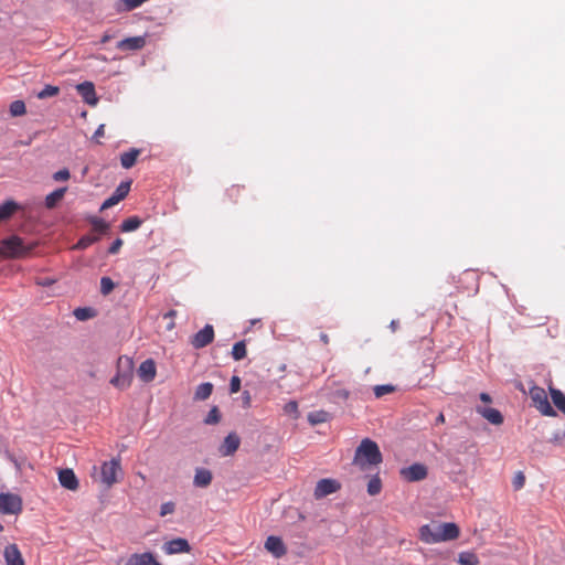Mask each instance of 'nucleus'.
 Listing matches in <instances>:
<instances>
[{
    "mask_svg": "<svg viewBox=\"0 0 565 565\" xmlns=\"http://www.w3.org/2000/svg\"><path fill=\"white\" fill-rule=\"evenodd\" d=\"M459 534V527L451 522L426 524L419 529V537L427 544L456 540Z\"/></svg>",
    "mask_w": 565,
    "mask_h": 565,
    "instance_id": "f257e3e1",
    "label": "nucleus"
},
{
    "mask_svg": "<svg viewBox=\"0 0 565 565\" xmlns=\"http://www.w3.org/2000/svg\"><path fill=\"white\" fill-rule=\"evenodd\" d=\"M382 461V454L375 441L364 438L356 448L353 458V465L361 470H366L372 466H376Z\"/></svg>",
    "mask_w": 565,
    "mask_h": 565,
    "instance_id": "f03ea898",
    "label": "nucleus"
},
{
    "mask_svg": "<svg viewBox=\"0 0 565 565\" xmlns=\"http://www.w3.org/2000/svg\"><path fill=\"white\" fill-rule=\"evenodd\" d=\"M134 379V361L128 356H120L117 362V373L110 383L119 388L126 390L131 385Z\"/></svg>",
    "mask_w": 565,
    "mask_h": 565,
    "instance_id": "7ed1b4c3",
    "label": "nucleus"
},
{
    "mask_svg": "<svg viewBox=\"0 0 565 565\" xmlns=\"http://www.w3.org/2000/svg\"><path fill=\"white\" fill-rule=\"evenodd\" d=\"M28 253L23 241L17 235H12L1 241L0 256L15 258Z\"/></svg>",
    "mask_w": 565,
    "mask_h": 565,
    "instance_id": "20e7f679",
    "label": "nucleus"
},
{
    "mask_svg": "<svg viewBox=\"0 0 565 565\" xmlns=\"http://www.w3.org/2000/svg\"><path fill=\"white\" fill-rule=\"evenodd\" d=\"M530 397L535 408L544 416H556L555 409L548 402L547 394L544 388L533 386L530 390Z\"/></svg>",
    "mask_w": 565,
    "mask_h": 565,
    "instance_id": "39448f33",
    "label": "nucleus"
},
{
    "mask_svg": "<svg viewBox=\"0 0 565 565\" xmlns=\"http://www.w3.org/2000/svg\"><path fill=\"white\" fill-rule=\"evenodd\" d=\"M121 473L120 459L113 458L109 461H105L100 467V480L107 487L110 488L118 481V476Z\"/></svg>",
    "mask_w": 565,
    "mask_h": 565,
    "instance_id": "423d86ee",
    "label": "nucleus"
},
{
    "mask_svg": "<svg viewBox=\"0 0 565 565\" xmlns=\"http://www.w3.org/2000/svg\"><path fill=\"white\" fill-rule=\"evenodd\" d=\"M23 509V501L19 494L11 492L0 493V513L19 514Z\"/></svg>",
    "mask_w": 565,
    "mask_h": 565,
    "instance_id": "0eeeda50",
    "label": "nucleus"
},
{
    "mask_svg": "<svg viewBox=\"0 0 565 565\" xmlns=\"http://www.w3.org/2000/svg\"><path fill=\"white\" fill-rule=\"evenodd\" d=\"M399 475L402 479L407 482H417L426 479L428 476V469L424 463L416 462L402 468L399 470Z\"/></svg>",
    "mask_w": 565,
    "mask_h": 565,
    "instance_id": "6e6552de",
    "label": "nucleus"
},
{
    "mask_svg": "<svg viewBox=\"0 0 565 565\" xmlns=\"http://www.w3.org/2000/svg\"><path fill=\"white\" fill-rule=\"evenodd\" d=\"M130 181L120 182L113 194L103 202L100 211L107 210L124 200L130 191Z\"/></svg>",
    "mask_w": 565,
    "mask_h": 565,
    "instance_id": "1a4fd4ad",
    "label": "nucleus"
},
{
    "mask_svg": "<svg viewBox=\"0 0 565 565\" xmlns=\"http://www.w3.org/2000/svg\"><path fill=\"white\" fill-rule=\"evenodd\" d=\"M340 488L341 484L335 479L324 478L317 482L313 494L316 499H322L337 492Z\"/></svg>",
    "mask_w": 565,
    "mask_h": 565,
    "instance_id": "9d476101",
    "label": "nucleus"
},
{
    "mask_svg": "<svg viewBox=\"0 0 565 565\" xmlns=\"http://www.w3.org/2000/svg\"><path fill=\"white\" fill-rule=\"evenodd\" d=\"M214 339V329L211 324H205L203 329L198 331L191 338V345L194 349H203L209 345Z\"/></svg>",
    "mask_w": 565,
    "mask_h": 565,
    "instance_id": "9b49d317",
    "label": "nucleus"
},
{
    "mask_svg": "<svg viewBox=\"0 0 565 565\" xmlns=\"http://www.w3.org/2000/svg\"><path fill=\"white\" fill-rule=\"evenodd\" d=\"M239 445V436L235 431H232L224 438L223 443L218 447V452L223 457L232 456L237 451Z\"/></svg>",
    "mask_w": 565,
    "mask_h": 565,
    "instance_id": "f8f14e48",
    "label": "nucleus"
},
{
    "mask_svg": "<svg viewBox=\"0 0 565 565\" xmlns=\"http://www.w3.org/2000/svg\"><path fill=\"white\" fill-rule=\"evenodd\" d=\"M76 89L86 104L95 106L98 103L95 86L92 82H83L76 86Z\"/></svg>",
    "mask_w": 565,
    "mask_h": 565,
    "instance_id": "ddd939ff",
    "label": "nucleus"
},
{
    "mask_svg": "<svg viewBox=\"0 0 565 565\" xmlns=\"http://www.w3.org/2000/svg\"><path fill=\"white\" fill-rule=\"evenodd\" d=\"M125 565H161L153 553L143 552V553H134L131 554Z\"/></svg>",
    "mask_w": 565,
    "mask_h": 565,
    "instance_id": "4468645a",
    "label": "nucleus"
},
{
    "mask_svg": "<svg viewBox=\"0 0 565 565\" xmlns=\"http://www.w3.org/2000/svg\"><path fill=\"white\" fill-rule=\"evenodd\" d=\"M476 412L494 426H500L503 424V415L497 408L488 406H477Z\"/></svg>",
    "mask_w": 565,
    "mask_h": 565,
    "instance_id": "2eb2a0df",
    "label": "nucleus"
},
{
    "mask_svg": "<svg viewBox=\"0 0 565 565\" xmlns=\"http://www.w3.org/2000/svg\"><path fill=\"white\" fill-rule=\"evenodd\" d=\"M163 551L167 554L189 553L191 551V546L188 540L178 537L166 542Z\"/></svg>",
    "mask_w": 565,
    "mask_h": 565,
    "instance_id": "dca6fc26",
    "label": "nucleus"
},
{
    "mask_svg": "<svg viewBox=\"0 0 565 565\" xmlns=\"http://www.w3.org/2000/svg\"><path fill=\"white\" fill-rule=\"evenodd\" d=\"M146 45V36H131L126 38L117 43V49L120 51H138Z\"/></svg>",
    "mask_w": 565,
    "mask_h": 565,
    "instance_id": "f3484780",
    "label": "nucleus"
},
{
    "mask_svg": "<svg viewBox=\"0 0 565 565\" xmlns=\"http://www.w3.org/2000/svg\"><path fill=\"white\" fill-rule=\"evenodd\" d=\"M3 557L7 565H25L17 544L7 545L3 551Z\"/></svg>",
    "mask_w": 565,
    "mask_h": 565,
    "instance_id": "a211bd4d",
    "label": "nucleus"
},
{
    "mask_svg": "<svg viewBox=\"0 0 565 565\" xmlns=\"http://www.w3.org/2000/svg\"><path fill=\"white\" fill-rule=\"evenodd\" d=\"M157 369L152 359L145 360L138 369V376L141 381L148 383L156 377Z\"/></svg>",
    "mask_w": 565,
    "mask_h": 565,
    "instance_id": "6ab92c4d",
    "label": "nucleus"
},
{
    "mask_svg": "<svg viewBox=\"0 0 565 565\" xmlns=\"http://www.w3.org/2000/svg\"><path fill=\"white\" fill-rule=\"evenodd\" d=\"M58 481L61 486L67 490H76L78 488V480L72 469H62L58 472Z\"/></svg>",
    "mask_w": 565,
    "mask_h": 565,
    "instance_id": "aec40b11",
    "label": "nucleus"
},
{
    "mask_svg": "<svg viewBox=\"0 0 565 565\" xmlns=\"http://www.w3.org/2000/svg\"><path fill=\"white\" fill-rule=\"evenodd\" d=\"M265 547L275 557H281L287 552L282 540L280 537L274 536V535L267 537V540L265 542Z\"/></svg>",
    "mask_w": 565,
    "mask_h": 565,
    "instance_id": "412c9836",
    "label": "nucleus"
},
{
    "mask_svg": "<svg viewBox=\"0 0 565 565\" xmlns=\"http://www.w3.org/2000/svg\"><path fill=\"white\" fill-rule=\"evenodd\" d=\"M213 479L212 472L206 468H196L193 478V484L196 488H206L211 484Z\"/></svg>",
    "mask_w": 565,
    "mask_h": 565,
    "instance_id": "4be33fe9",
    "label": "nucleus"
},
{
    "mask_svg": "<svg viewBox=\"0 0 565 565\" xmlns=\"http://www.w3.org/2000/svg\"><path fill=\"white\" fill-rule=\"evenodd\" d=\"M66 191H67V186H63V188H58V189L54 190L53 192L49 193L44 200L45 207L49 210L56 207L58 202L64 198Z\"/></svg>",
    "mask_w": 565,
    "mask_h": 565,
    "instance_id": "5701e85b",
    "label": "nucleus"
},
{
    "mask_svg": "<svg viewBox=\"0 0 565 565\" xmlns=\"http://www.w3.org/2000/svg\"><path fill=\"white\" fill-rule=\"evenodd\" d=\"M140 154V150L137 148H131L128 151L120 154V164L125 169H130L135 166L138 156Z\"/></svg>",
    "mask_w": 565,
    "mask_h": 565,
    "instance_id": "b1692460",
    "label": "nucleus"
},
{
    "mask_svg": "<svg viewBox=\"0 0 565 565\" xmlns=\"http://www.w3.org/2000/svg\"><path fill=\"white\" fill-rule=\"evenodd\" d=\"M308 422L310 425L315 426V425H318V424H322V423H327L329 422L332 416L330 413L323 411V409H320V411H313V412H310L308 414Z\"/></svg>",
    "mask_w": 565,
    "mask_h": 565,
    "instance_id": "393cba45",
    "label": "nucleus"
},
{
    "mask_svg": "<svg viewBox=\"0 0 565 565\" xmlns=\"http://www.w3.org/2000/svg\"><path fill=\"white\" fill-rule=\"evenodd\" d=\"M142 224V220L138 216H130L124 220L120 224V231L124 233L134 232Z\"/></svg>",
    "mask_w": 565,
    "mask_h": 565,
    "instance_id": "a878e982",
    "label": "nucleus"
},
{
    "mask_svg": "<svg viewBox=\"0 0 565 565\" xmlns=\"http://www.w3.org/2000/svg\"><path fill=\"white\" fill-rule=\"evenodd\" d=\"M88 222L93 226V230L102 235L106 234L110 228L109 223L102 217L90 216Z\"/></svg>",
    "mask_w": 565,
    "mask_h": 565,
    "instance_id": "bb28decb",
    "label": "nucleus"
},
{
    "mask_svg": "<svg viewBox=\"0 0 565 565\" xmlns=\"http://www.w3.org/2000/svg\"><path fill=\"white\" fill-rule=\"evenodd\" d=\"M550 394L555 407L565 415V395L554 387H550Z\"/></svg>",
    "mask_w": 565,
    "mask_h": 565,
    "instance_id": "cd10ccee",
    "label": "nucleus"
},
{
    "mask_svg": "<svg viewBox=\"0 0 565 565\" xmlns=\"http://www.w3.org/2000/svg\"><path fill=\"white\" fill-rule=\"evenodd\" d=\"M213 392V384L210 382L201 383L194 393V398L198 401H204L211 396Z\"/></svg>",
    "mask_w": 565,
    "mask_h": 565,
    "instance_id": "c85d7f7f",
    "label": "nucleus"
},
{
    "mask_svg": "<svg viewBox=\"0 0 565 565\" xmlns=\"http://www.w3.org/2000/svg\"><path fill=\"white\" fill-rule=\"evenodd\" d=\"M18 209V204L14 201H6L0 205V222L9 218L14 211Z\"/></svg>",
    "mask_w": 565,
    "mask_h": 565,
    "instance_id": "c756f323",
    "label": "nucleus"
},
{
    "mask_svg": "<svg viewBox=\"0 0 565 565\" xmlns=\"http://www.w3.org/2000/svg\"><path fill=\"white\" fill-rule=\"evenodd\" d=\"M458 563L460 565H478L479 557L473 552H461L458 555Z\"/></svg>",
    "mask_w": 565,
    "mask_h": 565,
    "instance_id": "7c9ffc66",
    "label": "nucleus"
},
{
    "mask_svg": "<svg viewBox=\"0 0 565 565\" xmlns=\"http://www.w3.org/2000/svg\"><path fill=\"white\" fill-rule=\"evenodd\" d=\"M98 241H99V236L84 235L73 246V249H79V250L86 249L87 247H89L90 245H93L94 243H96Z\"/></svg>",
    "mask_w": 565,
    "mask_h": 565,
    "instance_id": "2f4dec72",
    "label": "nucleus"
},
{
    "mask_svg": "<svg viewBox=\"0 0 565 565\" xmlns=\"http://www.w3.org/2000/svg\"><path fill=\"white\" fill-rule=\"evenodd\" d=\"M74 316L79 321H85L95 316V311L90 307H78L74 310Z\"/></svg>",
    "mask_w": 565,
    "mask_h": 565,
    "instance_id": "473e14b6",
    "label": "nucleus"
},
{
    "mask_svg": "<svg viewBox=\"0 0 565 565\" xmlns=\"http://www.w3.org/2000/svg\"><path fill=\"white\" fill-rule=\"evenodd\" d=\"M246 344L245 341H238L233 345L232 356L235 361H241L246 356Z\"/></svg>",
    "mask_w": 565,
    "mask_h": 565,
    "instance_id": "72a5a7b5",
    "label": "nucleus"
},
{
    "mask_svg": "<svg viewBox=\"0 0 565 565\" xmlns=\"http://www.w3.org/2000/svg\"><path fill=\"white\" fill-rule=\"evenodd\" d=\"M60 93V88L53 85H45L42 90L38 93V97L40 99H45L49 97L56 96Z\"/></svg>",
    "mask_w": 565,
    "mask_h": 565,
    "instance_id": "f704fd0d",
    "label": "nucleus"
},
{
    "mask_svg": "<svg viewBox=\"0 0 565 565\" xmlns=\"http://www.w3.org/2000/svg\"><path fill=\"white\" fill-rule=\"evenodd\" d=\"M382 488V482L377 476L370 479L367 483V493L370 495L379 494Z\"/></svg>",
    "mask_w": 565,
    "mask_h": 565,
    "instance_id": "c9c22d12",
    "label": "nucleus"
},
{
    "mask_svg": "<svg viewBox=\"0 0 565 565\" xmlns=\"http://www.w3.org/2000/svg\"><path fill=\"white\" fill-rule=\"evenodd\" d=\"M115 288V282L111 278L105 276L100 278V294L104 296L109 295Z\"/></svg>",
    "mask_w": 565,
    "mask_h": 565,
    "instance_id": "e433bc0d",
    "label": "nucleus"
},
{
    "mask_svg": "<svg viewBox=\"0 0 565 565\" xmlns=\"http://www.w3.org/2000/svg\"><path fill=\"white\" fill-rule=\"evenodd\" d=\"M221 419V413L216 406H213L204 418V424L214 425Z\"/></svg>",
    "mask_w": 565,
    "mask_h": 565,
    "instance_id": "4c0bfd02",
    "label": "nucleus"
},
{
    "mask_svg": "<svg viewBox=\"0 0 565 565\" xmlns=\"http://www.w3.org/2000/svg\"><path fill=\"white\" fill-rule=\"evenodd\" d=\"M25 104L22 100H14L10 105V113L12 116H22L25 114Z\"/></svg>",
    "mask_w": 565,
    "mask_h": 565,
    "instance_id": "58836bf2",
    "label": "nucleus"
},
{
    "mask_svg": "<svg viewBox=\"0 0 565 565\" xmlns=\"http://www.w3.org/2000/svg\"><path fill=\"white\" fill-rule=\"evenodd\" d=\"M524 484H525L524 473L522 471L516 472L512 480V486H513L514 490L522 489L524 487Z\"/></svg>",
    "mask_w": 565,
    "mask_h": 565,
    "instance_id": "ea45409f",
    "label": "nucleus"
},
{
    "mask_svg": "<svg viewBox=\"0 0 565 565\" xmlns=\"http://www.w3.org/2000/svg\"><path fill=\"white\" fill-rule=\"evenodd\" d=\"M71 177L70 170L64 168L53 173L52 178L56 182L66 181Z\"/></svg>",
    "mask_w": 565,
    "mask_h": 565,
    "instance_id": "a19ab883",
    "label": "nucleus"
},
{
    "mask_svg": "<svg viewBox=\"0 0 565 565\" xmlns=\"http://www.w3.org/2000/svg\"><path fill=\"white\" fill-rule=\"evenodd\" d=\"M174 510H175V504L172 501L164 502L160 507V515L166 516L168 514L173 513Z\"/></svg>",
    "mask_w": 565,
    "mask_h": 565,
    "instance_id": "79ce46f5",
    "label": "nucleus"
},
{
    "mask_svg": "<svg viewBox=\"0 0 565 565\" xmlns=\"http://www.w3.org/2000/svg\"><path fill=\"white\" fill-rule=\"evenodd\" d=\"M122 244H124L122 239H121L120 237H117V238H116V239L110 244V246H109V248H108V254H110V255H115V254H117V253L120 250V248H121Z\"/></svg>",
    "mask_w": 565,
    "mask_h": 565,
    "instance_id": "37998d69",
    "label": "nucleus"
},
{
    "mask_svg": "<svg viewBox=\"0 0 565 565\" xmlns=\"http://www.w3.org/2000/svg\"><path fill=\"white\" fill-rule=\"evenodd\" d=\"M241 390V379L236 375L232 376L230 382L231 393H237Z\"/></svg>",
    "mask_w": 565,
    "mask_h": 565,
    "instance_id": "c03bdc74",
    "label": "nucleus"
},
{
    "mask_svg": "<svg viewBox=\"0 0 565 565\" xmlns=\"http://www.w3.org/2000/svg\"><path fill=\"white\" fill-rule=\"evenodd\" d=\"M285 412L288 414H297L298 413V404L296 401H290L285 405Z\"/></svg>",
    "mask_w": 565,
    "mask_h": 565,
    "instance_id": "a18cd8bd",
    "label": "nucleus"
},
{
    "mask_svg": "<svg viewBox=\"0 0 565 565\" xmlns=\"http://www.w3.org/2000/svg\"><path fill=\"white\" fill-rule=\"evenodd\" d=\"M374 393L376 397H381L388 393V384L377 385L374 387Z\"/></svg>",
    "mask_w": 565,
    "mask_h": 565,
    "instance_id": "49530a36",
    "label": "nucleus"
},
{
    "mask_svg": "<svg viewBox=\"0 0 565 565\" xmlns=\"http://www.w3.org/2000/svg\"><path fill=\"white\" fill-rule=\"evenodd\" d=\"M105 132V125L102 124L97 127V129L94 132L93 139L97 140L99 137H103Z\"/></svg>",
    "mask_w": 565,
    "mask_h": 565,
    "instance_id": "de8ad7c7",
    "label": "nucleus"
},
{
    "mask_svg": "<svg viewBox=\"0 0 565 565\" xmlns=\"http://www.w3.org/2000/svg\"><path fill=\"white\" fill-rule=\"evenodd\" d=\"M54 282H55V280L52 278H42V279L38 280V285L43 286V287H49V286L53 285Z\"/></svg>",
    "mask_w": 565,
    "mask_h": 565,
    "instance_id": "09e8293b",
    "label": "nucleus"
},
{
    "mask_svg": "<svg viewBox=\"0 0 565 565\" xmlns=\"http://www.w3.org/2000/svg\"><path fill=\"white\" fill-rule=\"evenodd\" d=\"M243 404L245 407H248L250 405V394L248 391H244L242 394Z\"/></svg>",
    "mask_w": 565,
    "mask_h": 565,
    "instance_id": "8fccbe9b",
    "label": "nucleus"
},
{
    "mask_svg": "<svg viewBox=\"0 0 565 565\" xmlns=\"http://www.w3.org/2000/svg\"><path fill=\"white\" fill-rule=\"evenodd\" d=\"M480 399L483 403H491L492 402L491 396L488 393H481L480 394Z\"/></svg>",
    "mask_w": 565,
    "mask_h": 565,
    "instance_id": "3c124183",
    "label": "nucleus"
},
{
    "mask_svg": "<svg viewBox=\"0 0 565 565\" xmlns=\"http://www.w3.org/2000/svg\"><path fill=\"white\" fill-rule=\"evenodd\" d=\"M320 340L324 343V344H328L329 343V337L327 333L322 332L320 333Z\"/></svg>",
    "mask_w": 565,
    "mask_h": 565,
    "instance_id": "603ef678",
    "label": "nucleus"
},
{
    "mask_svg": "<svg viewBox=\"0 0 565 565\" xmlns=\"http://www.w3.org/2000/svg\"><path fill=\"white\" fill-rule=\"evenodd\" d=\"M110 40V35L104 34L102 38V43H107Z\"/></svg>",
    "mask_w": 565,
    "mask_h": 565,
    "instance_id": "864d4df0",
    "label": "nucleus"
},
{
    "mask_svg": "<svg viewBox=\"0 0 565 565\" xmlns=\"http://www.w3.org/2000/svg\"><path fill=\"white\" fill-rule=\"evenodd\" d=\"M390 326H391V331H395L396 328H395V321L394 320H392L390 322Z\"/></svg>",
    "mask_w": 565,
    "mask_h": 565,
    "instance_id": "5fc2aeb1",
    "label": "nucleus"
},
{
    "mask_svg": "<svg viewBox=\"0 0 565 565\" xmlns=\"http://www.w3.org/2000/svg\"><path fill=\"white\" fill-rule=\"evenodd\" d=\"M437 420H438V422H440V423H444V422H445V417H444V415H443V414H440V415L438 416Z\"/></svg>",
    "mask_w": 565,
    "mask_h": 565,
    "instance_id": "6e6d98bb",
    "label": "nucleus"
},
{
    "mask_svg": "<svg viewBox=\"0 0 565 565\" xmlns=\"http://www.w3.org/2000/svg\"><path fill=\"white\" fill-rule=\"evenodd\" d=\"M174 315H175V311H174V310H171V311H169V312H168V315H167V316H174Z\"/></svg>",
    "mask_w": 565,
    "mask_h": 565,
    "instance_id": "4d7b16f0",
    "label": "nucleus"
},
{
    "mask_svg": "<svg viewBox=\"0 0 565 565\" xmlns=\"http://www.w3.org/2000/svg\"><path fill=\"white\" fill-rule=\"evenodd\" d=\"M3 531V525L0 523V532Z\"/></svg>",
    "mask_w": 565,
    "mask_h": 565,
    "instance_id": "13d9d810",
    "label": "nucleus"
}]
</instances>
